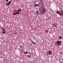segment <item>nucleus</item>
<instances>
[{"label": "nucleus", "instance_id": "obj_1", "mask_svg": "<svg viewBox=\"0 0 63 63\" xmlns=\"http://www.w3.org/2000/svg\"><path fill=\"white\" fill-rule=\"evenodd\" d=\"M40 11L41 12V13L42 14H44L46 13V8L44 7V6L42 5L41 7L39 9Z\"/></svg>", "mask_w": 63, "mask_h": 63}, {"label": "nucleus", "instance_id": "obj_2", "mask_svg": "<svg viewBox=\"0 0 63 63\" xmlns=\"http://www.w3.org/2000/svg\"><path fill=\"white\" fill-rule=\"evenodd\" d=\"M56 43L58 45V46H59L60 45H61V41H60L58 40L56 41Z\"/></svg>", "mask_w": 63, "mask_h": 63}, {"label": "nucleus", "instance_id": "obj_3", "mask_svg": "<svg viewBox=\"0 0 63 63\" xmlns=\"http://www.w3.org/2000/svg\"><path fill=\"white\" fill-rule=\"evenodd\" d=\"M11 2H12L11 1H9L8 2V3H7V6H9V5H10V4L11 3Z\"/></svg>", "mask_w": 63, "mask_h": 63}, {"label": "nucleus", "instance_id": "obj_4", "mask_svg": "<svg viewBox=\"0 0 63 63\" xmlns=\"http://www.w3.org/2000/svg\"><path fill=\"white\" fill-rule=\"evenodd\" d=\"M18 12H19V13H20V12L21 11V9H18Z\"/></svg>", "mask_w": 63, "mask_h": 63}, {"label": "nucleus", "instance_id": "obj_5", "mask_svg": "<svg viewBox=\"0 0 63 63\" xmlns=\"http://www.w3.org/2000/svg\"><path fill=\"white\" fill-rule=\"evenodd\" d=\"M40 2L41 4H43L44 3L43 0H40Z\"/></svg>", "mask_w": 63, "mask_h": 63}, {"label": "nucleus", "instance_id": "obj_6", "mask_svg": "<svg viewBox=\"0 0 63 63\" xmlns=\"http://www.w3.org/2000/svg\"><path fill=\"white\" fill-rule=\"evenodd\" d=\"M49 54H52V52L50 51H49L48 52Z\"/></svg>", "mask_w": 63, "mask_h": 63}, {"label": "nucleus", "instance_id": "obj_7", "mask_svg": "<svg viewBox=\"0 0 63 63\" xmlns=\"http://www.w3.org/2000/svg\"><path fill=\"white\" fill-rule=\"evenodd\" d=\"M34 39V40H36V36H33V39Z\"/></svg>", "mask_w": 63, "mask_h": 63}, {"label": "nucleus", "instance_id": "obj_8", "mask_svg": "<svg viewBox=\"0 0 63 63\" xmlns=\"http://www.w3.org/2000/svg\"><path fill=\"white\" fill-rule=\"evenodd\" d=\"M34 6H39V5L37 4H35L34 5Z\"/></svg>", "mask_w": 63, "mask_h": 63}, {"label": "nucleus", "instance_id": "obj_9", "mask_svg": "<svg viewBox=\"0 0 63 63\" xmlns=\"http://www.w3.org/2000/svg\"><path fill=\"white\" fill-rule=\"evenodd\" d=\"M5 29L2 28V30L3 31H5Z\"/></svg>", "mask_w": 63, "mask_h": 63}, {"label": "nucleus", "instance_id": "obj_10", "mask_svg": "<svg viewBox=\"0 0 63 63\" xmlns=\"http://www.w3.org/2000/svg\"><path fill=\"white\" fill-rule=\"evenodd\" d=\"M62 37L61 36L59 37V40L60 39H62Z\"/></svg>", "mask_w": 63, "mask_h": 63}, {"label": "nucleus", "instance_id": "obj_11", "mask_svg": "<svg viewBox=\"0 0 63 63\" xmlns=\"http://www.w3.org/2000/svg\"><path fill=\"white\" fill-rule=\"evenodd\" d=\"M32 43L33 44H35V43L34 42H33L32 41V40L31 41Z\"/></svg>", "mask_w": 63, "mask_h": 63}, {"label": "nucleus", "instance_id": "obj_12", "mask_svg": "<svg viewBox=\"0 0 63 63\" xmlns=\"http://www.w3.org/2000/svg\"><path fill=\"white\" fill-rule=\"evenodd\" d=\"M16 12V13L17 14H18V15H19V14H20V13H19V12Z\"/></svg>", "mask_w": 63, "mask_h": 63}, {"label": "nucleus", "instance_id": "obj_13", "mask_svg": "<svg viewBox=\"0 0 63 63\" xmlns=\"http://www.w3.org/2000/svg\"><path fill=\"white\" fill-rule=\"evenodd\" d=\"M57 14H59V12L58 11H57Z\"/></svg>", "mask_w": 63, "mask_h": 63}, {"label": "nucleus", "instance_id": "obj_14", "mask_svg": "<svg viewBox=\"0 0 63 63\" xmlns=\"http://www.w3.org/2000/svg\"><path fill=\"white\" fill-rule=\"evenodd\" d=\"M2 33H3V34H5L6 33V32H5V31H3L2 32Z\"/></svg>", "mask_w": 63, "mask_h": 63}, {"label": "nucleus", "instance_id": "obj_15", "mask_svg": "<svg viewBox=\"0 0 63 63\" xmlns=\"http://www.w3.org/2000/svg\"><path fill=\"white\" fill-rule=\"evenodd\" d=\"M36 2H37V1H34V4H36Z\"/></svg>", "mask_w": 63, "mask_h": 63}, {"label": "nucleus", "instance_id": "obj_16", "mask_svg": "<svg viewBox=\"0 0 63 63\" xmlns=\"http://www.w3.org/2000/svg\"><path fill=\"white\" fill-rule=\"evenodd\" d=\"M16 14H16V13L14 14L13 15H16Z\"/></svg>", "mask_w": 63, "mask_h": 63}, {"label": "nucleus", "instance_id": "obj_17", "mask_svg": "<svg viewBox=\"0 0 63 63\" xmlns=\"http://www.w3.org/2000/svg\"><path fill=\"white\" fill-rule=\"evenodd\" d=\"M25 53V54H27V53H29L28 52H26L25 53Z\"/></svg>", "mask_w": 63, "mask_h": 63}, {"label": "nucleus", "instance_id": "obj_18", "mask_svg": "<svg viewBox=\"0 0 63 63\" xmlns=\"http://www.w3.org/2000/svg\"><path fill=\"white\" fill-rule=\"evenodd\" d=\"M59 15H60V16H62V14H61V13H59Z\"/></svg>", "mask_w": 63, "mask_h": 63}, {"label": "nucleus", "instance_id": "obj_19", "mask_svg": "<svg viewBox=\"0 0 63 63\" xmlns=\"http://www.w3.org/2000/svg\"><path fill=\"white\" fill-rule=\"evenodd\" d=\"M6 3H7V2H8V1H9V0H6Z\"/></svg>", "mask_w": 63, "mask_h": 63}, {"label": "nucleus", "instance_id": "obj_20", "mask_svg": "<svg viewBox=\"0 0 63 63\" xmlns=\"http://www.w3.org/2000/svg\"><path fill=\"white\" fill-rule=\"evenodd\" d=\"M36 14H38V13H39V12H38V11L37 12V11H36Z\"/></svg>", "mask_w": 63, "mask_h": 63}, {"label": "nucleus", "instance_id": "obj_21", "mask_svg": "<svg viewBox=\"0 0 63 63\" xmlns=\"http://www.w3.org/2000/svg\"><path fill=\"white\" fill-rule=\"evenodd\" d=\"M28 57H31V56H30L29 55H28Z\"/></svg>", "mask_w": 63, "mask_h": 63}, {"label": "nucleus", "instance_id": "obj_22", "mask_svg": "<svg viewBox=\"0 0 63 63\" xmlns=\"http://www.w3.org/2000/svg\"><path fill=\"white\" fill-rule=\"evenodd\" d=\"M14 33L15 34H17V33H16V32H15Z\"/></svg>", "mask_w": 63, "mask_h": 63}, {"label": "nucleus", "instance_id": "obj_23", "mask_svg": "<svg viewBox=\"0 0 63 63\" xmlns=\"http://www.w3.org/2000/svg\"><path fill=\"white\" fill-rule=\"evenodd\" d=\"M61 12H62V13H63V10L61 11Z\"/></svg>", "mask_w": 63, "mask_h": 63}, {"label": "nucleus", "instance_id": "obj_24", "mask_svg": "<svg viewBox=\"0 0 63 63\" xmlns=\"http://www.w3.org/2000/svg\"><path fill=\"white\" fill-rule=\"evenodd\" d=\"M49 54V53H47V55H48Z\"/></svg>", "mask_w": 63, "mask_h": 63}, {"label": "nucleus", "instance_id": "obj_25", "mask_svg": "<svg viewBox=\"0 0 63 63\" xmlns=\"http://www.w3.org/2000/svg\"><path fill=\"white\" fill-rule=\"evenodd\" d=\"M21 47H22L21 46Z\"/></svg>", "mask_w": 63, "mask_h": 63}, {"label": "nucleus", "instance_id": "obj_26", "mask_svg": "<svg viewBox=\"0 0 63 63\" xmlns=\"http://www.w3.org/2000/svg\"><path fill=\"white\" fill-rule=\"evenodd\" d=\"M61 53L62 54V52H61Z\"/></svg>", "mask_w": 63, "mask_h": 63}, {"label": "nucleus", "instance_id": "obj_27", "mask_svg": "<svg viewBox=\"0 0 63 63\" xmlns=\"http://www.w3.org/2000/svg\"><path fill=\"white\" fill-rule=\"evenodd\" d=\"M27 56V55H26V56Z\"/></svg>", "mask_w": 63, "mask_h": 63}, {"label": "nucleus", "instance_id": "obj_28", "mask_svg": "<svg viewBox=\"0 0 63 63\" xmlns=\"http://www.w3.org/2000/svg\"><path fill=\"white\" fill-rule=\"evenodd\" d=\"M31 45H32V44H31Z\"/></svg>", "mask_w": 63, "mask_h": 63}]
</instances>
